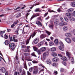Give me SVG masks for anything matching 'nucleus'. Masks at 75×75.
<instances>
[{
  "label": "nucleus",
  "mask_w": 75,
  "mask_h": 75,
  "mask_svg": "<svg viewBox=\"0 0 75 75\" xmlns=\"http://www.w3.org/2000/svg\"><path fill=\"white\" fill-rule=\"evenodd\" d=\"M63 25H67V23L66 22L63 23Z\"/></svg>",
  "instance_id": "obj_62"
},
{
  "label": "nucleus",
  "mask_w": 75,
  "mask_h": 75,
  "mask_svg": "<svg viewBox=\"0 0 75 75\" xmlns=\"http://www.w3.org/2000/svg\"><path fill=\"white\" fill-rule=\"evenodd\" d=\"M48 14V12H47V13H45V14L44 15V17H46L47 16V14Z\"/></svg>",
  "instance_id": "obj_55"
},
{
  "label": "nucleus",
  "mask_w": 75,
  "mask_h": 75,
  "mask_svg": "<svg viewBox=\"0 0 75 75\" xmlns=\"http://www.w3.org/2000/svg\"><path fill=\"white\" fill-rule=\"evenodd\" d=\"M65 40L67 42H68V43H69V44H70V43L71 42V40L68 38H65Z\"/></svg>",
  "instance_id": "obj_7"
},
{
  "label": "nucleus",
  "mask_w": 75,
  "mask_h": 75,
  "mask_svg": "<svg viewBox=\"0 0 75 75\" xmlns=\"http://www.w3.org/2000/svg\"><path fill=\"white\" fill-rule=\"evenodd\" d=\"M47 63L48 64H51V60L50 59H48L47 60Z\"/></svg>",
  "instance_id": "obj_25"
},
{
  "label": "nucleus",
  "mask_w": 75,
  "mask_h": 75,
  "mask_svg": "<svg viewBox=\"0 0 75 75\" xmlns=\"http://www.w3.org/2000/svg\"><path fill=\"white\" fill-rule=\"evenodd\" d=\"M40 16L39 14H36V15H34L32 16L31 18H30V19L31 20H32V19H33V18H34V17H37V16Z\"/></svg>",
  "instance_id": "obj_23"
},
{
  "label": "nucleus",
  "mask_w": 75,
  "mask_h": 75,
  "mask_svg": "<svg viewBox=\"0 0 75 75\" xmlns=\"http://www.w3.org/2000/svg\"><path fill=\"white\" fill-rule=\"evenodd\" d=\"M24 67L26 69H27V64L26 62H25V64H24Z\"/></svg>",
  "instance_id": "obj_36"
},
{
  "label": "nucleus",
  "mask_w": 75,
  "mask_h": 75,
  "mask_svg": "<svg viewBox=\"0 0 75 75\" xmlns=\"http://www.w3.org/2000/svg\"><path fill=\"white\" fill-rule=\"evenodd\" d=\"M60 21L61 22H63L64 21V19H63V18L62 17H61L60 18Z\"/></svg>",
  "instance_id": "obj_42"
},
{
  "label": "nucleus",
  "mask_w": 75,
  "mask_h": 75,
  "mask_svg": "<svg viewBox=\"0 0 75 75\" xmlns=\"http://www.w3.org/2000/svg\"><path fill=\"white\" fill-rule=\"evenodd\" d=\"M29 14H30V13H27L26 16V19H27V17H28V15H29Z\"/></svg>",
  "instance_id": "obj_59"
},
{
  "label": "nucleus",
  "mask_w": 75,
  "mask_h": 75,
  "mask_svg": "<svg viewBox=\"0 0 75 75\" xmlns=\"http://www.w3.org/2000/svg\"><path fill=\"white\" fill-rule=\"evenodd\" d=\"M73 15L75 17V11L73 12Z\"/></svg>",
  "instance_id": "obj_63"
},
{
  "label": "nucleus",
  "mask_w": 75,
  "mask_h": 75,
  "mask_svg": "<svg viewBox=\"0 0 75 75\" xmlns=\"http://www.w3.org/2000/svg\"><path fill=\"white\" fill-rule=\"evenodd\" d=\"M9 41L8 40H6L5 42V44L7 45H8L9 44Z\"/></svg>",
  "instance_id": "obj_27"
},
{
  "label": "nucleus",
  "mask_w": 75,
  "mask_h": 75,
  "mask_svg": "<svg viewBox=\"0 0 75 75\" xmlns=\"http://www.w3.org/2000/svg\"><path fill=\"white\" fill-rule=\"evenodd\" d=\"M30 46H27V50H28V51L29 52H30Z\"/></svg>",
  "instance_id": "obj_39"
},
{
  "label": "nucleus",
  "mask_w": 75,
  "mask_h": 75,
  "mask_svg": "<svg viewBox=\"0 0 75 75\" xmlns=\"http://www.w3.org/2000/svg\"><path fill=\"white\" fill-rule=\"evenodd\" d=\"M46 37V35L44 34H42L40 36V39H43Z\"/></svg>",
  "instance_id": "obj_9"
},
{
  "label": "nucleus",
  "mask_w": 75,
  "mask_h": 75,
  "mask_svg": "<svg viewBox=\"0 0 75 75\" xmlns=\"http://www.w3.org/2000/svg\"><path fill=\"white\" fill-rule=\"evenodd\" d=\"M31 54L33 56H34V57H37V56L35 55V53H32Z\"/></svg>",
  "instance_id": "obj_48"
},
{
  "label": "nucleus",
  "mask_w": 75,
  "mask_h": 75,
  "mask_svg": "<svg viewBox=\"0 0 75 75\" xmlns=\"http://www.w3.org/2000/svg\"><path fill=\"white\" fill-rule=\"evenodd\" d=\"M18 23V21H16L14 22V24H17Z\"/></svg>",
  "instance_id": "obj_51"
},
{
  "label": "nucleus",
  "mask_w": 75,
  "mask_h": 75,
  "mask_svg": "<svg viewBox=\"0 0 75 75\" xmlns=\"http://www.w3.org/2000/svg\"><path fill=\"white\" fill-rule=\"evenodd\" d=\"M40 9L39 8H36L35 10V12H37V11H39Z\"/></svg>",
  "instance_id": "obj_54"
},
{
  "label": "nucleus",
  "mask_w": 75,
  "mask_h": 75,
  "mask_svg": "<svg viewBox=\"0 0 75 75\" xmlns=\"http://www.w3.org/2000/svg\"><path fill=\"white\" fill-rule=\"evenodd\" d=\"M65 35L66 36V37H71V36H72L71 34L69 33H66Z\"/></svg>",
  "instance_id": "obj_19"
},
{
  "label": "nucleus",
  "mask_w": 75,
  "mask_h": 75,
  "mask_svg": "<svg viewBox=\"0 0 75 75\" xmlns=\"http://www.w3.org/2000/svg\"><path fill=\"white\" fill-rule=\"evenodd\" d=\"M50 54V52L48 51H46V52H44L42 55V59H45V58H46V57H48V55H49V54Z\"/></svg>",
  "instance_id": "obj_2"
},
{
  "label": "nucleus",
  "mask_w": 75,
  "mask_h": 75,
  "mask_svg": "<svg viewBox=\"0 0 75 75\" xmlns=\"http://www.w3.org/2000/svg\"><path fill=\"white\" fill-rule=\"evenodd\" d=\"M33 50L34 51H37V50H38V48L35 47H34Z\"/></svg>",
  "instance_id": "obj_35"
},
{
  "label": "nucleus",
  "mask_w": 75,
  "mask_h": 75,
  "mask_svg": "<svg viewBox=\"0 0 75 75\" xmlns=\"http://www.w3.org/2000/svg\"><path fill=\"white\" fill-rule=\"evenodd\" d=\"M8 36L6 34H5L4 36V38L5 39H7L8 38Z\"/></svg>",
  "instance_id": "obj_41"
},
{
  "label": "nucleus",
  "mask_w": 75,
  "mask_h": 75,
  "mask_svg": "<svg viewBox=\"0 0 75 75\" xmlns=\"http://www.w3.org/2000/svg\"><path fill=\"white\" fill-rule=\"evenodd\" d=\"M4 33H5V31H2L0 32V34L1 35V37H3V34H4Z\"/></svg>",
  "instance_id": "obj_26"
},
{
  "label": "nucleus",
  "mask_w": 75,
  "mask_h": 75,
  "mask_svg": "<svg viewBox=\"0 0 75 75\" xmlns=\"http://www.w3.org/2000/svg\"><path fill=\"white\" fill-rule=\"evenodd\" d=\"M60 26H64V25L63 24V23H60Z\"/></svg>",
  "instance_id": "obj_58"
},
{
  "label": "nucleus",
  "mask_w": 75,
  "mask_h": 75,
  "mask_svg": "<svg viewBox=\"0 0 75 75\" xmlns=\"http://www.w3.org/2000/svg\"><path fill=\"white\" fill-rule=\"evenodd\" d=\"M66 54L69 57V60H71V63H72V64H74L75 63V62L74 60V58H73L72 57H71V54H70L68 53V52H67Z\"/></svg>",
  "instance_id": "obj_1"
},
{
  "label": "nucleus",
  "mask_w": 75,
  "mask_h": 75,
  "mask_svg": "<svg viewBox=\"0 0 75 75\" xmlns=\"http://www.w3.org/2000/svg\"><path fill=\"white\" fill-rule=\"evenodd\" d=\"M33 71V67H31L29 69V71L30 72H32Z\"/></svg>",
  "instance_id": "obj_50"
},
{
  "label": "nucleus",
  "mask_w": 75,
  "mask_h": 75,
  "mask_svg": "<svg viewBox=\"0 0 75 75\" xmlns=\"http://www.w3.org/2000/svg\"><path fill=\"white\" fill-rule=\"evenodd\" d=\"M46 50V48L45 47H42L40 48V51L41 52H44Z\"/></svg>",
  "instance_id": "obj_14"
},
{
  "label": "nucleus",
  "mask_w": 75,
  "mask_h": 75,
  "mask_svg": "<svg viewBox=\"0 0 75 75\" xmlns=\"http://www.w3.org/2000/svg\"><path fill=\"white\" fill-rule=\"evenodd\" d=\"M59 60V59L57 57H54L52 59V61L53 62H58Z\"/></svg>",
  "instance_id": "obj_10"
},
{
  "label": "nucleus",
  "mask_w": 75,
  "mask_h": 75,
  "mask_svg": "<svg viewBox=\"0 0 75 75\" xmlns=\"http://www.w3.org/2000/svg\"><path fill=\"white\" fill-rule=\"evenodd\" d=\"M24 55L25 56H28L30 55V53H24Z\"/></svg>",
  "instance_id": "obj_34"
},
{
  "label": "nucleus",
  "mask_w": 75,
  "mask_h": 75,
  "mask_svg": "<svg viewBox=\"0 0 75 75\" xmlns=\"http://www.w3.org/2000/svg\"><path fill=\"white\" fill-rule=\"evenodd\" d=\"M50 51L52 52H54L56 51V48L55 47H53L50 50Z\"/></svg>",
  "instance_id": "obj_16"
},
{
  "label": "nucleus",
  "mask_w": 75,
  "mask_h": 75,
  "mask_svg": "<svg viewBox=\"0 0 75 75\" xmlns=\"http://www.w3.org/2000/svg\"><path fill=\"white\" fill-rule=\"evenodd\" d=\"M54 42L55 45H58V39H55L54 41Z\"/></svg>",
  "instance_id": "obj_22"
},
{
  "label": "nucleus",
  "mask_w": 75,
  "mask_h": 75,
  "mask_svg": "<svg viewBox=\"0 0 75 75\" xmlns=\"http://www.w3.org/2000/svg\"><path fill=\"white\" fill-rule=\"evenodd\" d=\"M52 65L54 67H56V66H57V63H54Z\"/></svg>",
  "instance_id": "obj_52"
},
{
  "label": "nucleus",
  "mask_w": 75,
  "mask_h": 75,
  "mask_svg": "<svg viewBox=\"0 0 75 75\" xmlns=\"http://www.w3.org/2000/svg\"><path fill=\"white\" fill-rule=\"evenodd\" d=\"M71 7H75V2L74 1L71 3L70 4Z\"/></svg>",
  "instance_id": "obj_18"
},
{
  "label": "nucleus",
  "mask_w": 75,
  "mask_h": 75,
  "mask_svg": "<svg viewBox=\"0 0 75 75\" xmlns=\"http://www.w3.org/2000/svg\"><path fill=\"white\" fill-rule=\"evenodd\" d=\"M21 75H25V71L23 70L21 74Z\"/></svg>",
  "instance_id": "obj_40"
},
{
  "label": "nucleus",
  "mask_w": 75,
  "mask_h": 75,
  "mask_svg": "<svg viewBox=\"0 0 75 75\" xmlns=\"http://www.w3.org/2000/svg\"><path fill=\"white\" fill-rule=\"evenodd\" d=\"M15 26V25H14V24H13L12 25H11V28H14V27Z\"/></svg>",
  "instance_id": "obj_56"
},
{
  "label": "nucleus",
  "mask_w": 75,
  "mask_h": 75,
  "mask_svg": "<svg viewBox=\"0 0 75 75\" xmlns=\"http://www.w3.org/2000/svg\"><path fill=\"white\" fill-rule=\"evenodd\" d=\"M71 15V14H70V13H67L65 14V16H67V17H69V16H70Z\"/></svg>",
  "instance_id": "obj_37"
},
{
  "label": "nucleus",
  "mask_w": 75,
  "mask_h": 75,
  "mask_svg": "<svg viewBox=\"0 0 75 75\" xmlns=\"http://www.w3.org/2000/svg\"><path fill=\"white\" fill-rule=\"evenodd\" d=\"M54 73L55 74V75H57L58 74V72L56 71H54Z\"/></svg>",
  "instance_id": "obj_53"
},
{
  "label": "nucleus",
  "mask_w": 75,
  "mask_h": 75,
  "mask_svg": "<svg viewBox=\"0 0 75 75\" xmlns=\"http://www.w3.org/2000/svg\"><path fill=\"white\" fill-rule=\"evenodd\" d=\"M44 43V41H42L40 43L38 44V47H40V46H41V45H42Z\"/></svg>",
  "instance_id": "obj_15"
},
{
  "label": "nucleus",
  "mask_w": 75,
  "mask_h": 75,
  "mask_svg": "<svg viewBox=\"0 0 75 75\" xmlns=\"http://www.w3.org/2000/svg\"><path fill=\"white\" fill-rule=\"evenodd\" d=\"M68 29V26H64L63 28V30L64 31H67Z\"/></svg>",
  "instance_id": "obj_21"
},
{
  "label": "nucleus",
  "mask_w": 75,
  "mask_h": 75,
  "mask_svg": "<svg viewBox=\"0 0 75 75\" xmlns=\"http://www.w3.org/2000/svg\"><path fill=\"white\" fill-rule=\"evenodd\" d=\"M64 20L66 21H67V22H68V19L66 17H65L64 18Z\"/></svg>",
  "instance_id": "obj_44"
},
{
  "label": "nucleus",
  "mask_w": 75,
  "mask_h": 75,
  "mask_svg": "<svg viewBox=\"0 0 75 75\" xmlns=\"http://www.w3.org/2000/svg\"><path fill=\"white\" fill-rule=\"evenodd\" d=\"M64 69L62 68H61L60 69V72H64Z\"/></svg>",
  "instance_id": "obj_46"
},
{
  "label": "nucleus",
  "mask_w": 75,
  "mask_h": 75,
  "mask_svg": "<svg viewBox=\"0 0 75 75\" xmlns=\"http://www.w3.org/2000/svg\"><path fill=\"white\" fill-rule=\"evenodd\" d=\"M74 10V8H70L68 9L67 11H68V12H72V11H73Z\"/></svg>",
  "instance_id": "obj_20"
},
{
  "label": "nucleus",
  "mask_w": 75,
  "mask_h": 75,
  "mask_svg": "<svg viewBox=\"0 0 75 75\" xmlns=\"http://www.w3.org/2000/svg\"><path fill=\"white\" fill-rule=\"evenodd\" d=\"M27 72H28V75H31V73L29 72V71H28Z\"/></svg>",
  "instance_id": "obj_64"
},
{
  "label": "nucleus",
  "mask_w": 75,
  "mask_h": 75,
  "mask_svg": "<svg viewBox=\"0 0 75 75\" xmlns=\"http://www.w3.org/2000/svg\"><path fill=\"white\" fill-rule=\"evenodd\" d=\"M25 60L27 61H32V59H29V58L28 57H25Z\"/></svg>",
  "instance_id": "obj_17"
},
{
  "label": "nucleus",
  "mask_w": 75,
  "mask_h": 75,
  "mask_svg": "<svg viewBox=\"0 0 75 75\" xmlns=\"http://www.w3.org/2000/svg\"><path fill=\"white\" fill-rule=\"evenodd\" d=\"M35 32L33 33L30 35L29 38V39H28L26 41V42L27 45V44H28L29 43V41L30 40V39H31V37L32 38H33L34 37V36H35Z\"/></svg>",
  "instance_id": "obj_3"
},
{
  "label": "nucleus",
  "mask_w": 75,
  "mask_h": 75,
  "mask_svg": "<svg viewBox=\"0 0 75 75\" xmlns=\"http://www.w3.org/2000/svg\"><path fill=\"white\" fill-rule=\"evenodd\" d=\"M53 25H50L49 26V27L50 28H51V29H52H52H53Z\"/></svg>",
  "instance_id": "obj_43"
},
{
  "label": "nucleus",
  "mask_w": 75,
  "mask_h": 75,
  "mask_svg": "<svg viewBox=\"0 0 75 75\" xmlns=\"http://www.w3.org/2000/svg\"><path fill=\"white\" fill-rule=\"evenodd\" d=\"M49 45L50 46H52V45H54V43L52 42H50L49 43Z\"/></svg>",
  "instance_id": "obj_31"
},
{
  "label": "nucleus",
  "mask_w": 75,
  "mask_h": 75,
  "mask_svg": "<svg viewBox=\"0 0 75 75\" xmlns=\"http://www.w3.org/2000/svg\"><path fill=\"white\" fill-rule=\"evenodd\" d=\"M72 33L74 35H75V29H74L72 31Z\"/></svg>",
  "instance_id": "obj_47"
},
{
  "label": "nucleus",
  "mask_w": 75,
  "mask_h": 75,
  "mask_svg": "<svg viewBox=\"0 0 75 75\" xmlns=\"http://www.w3.org/2000/svg\"><path fill=\"white\" fill-rule=\"evenodd\" d=\"M38 55H40V54H41V50H38Z\"/></svg>",
  "instance_id": "obj_45"
},
{
  "label": "nucleus",
  "mask_w": 75,
  "mask_h": 75,
  "mask_svg": "<svg viewBox=\"0 0 75 75\" xmlns=\"http://www.w3.org/2000/svg\"><path fill=\"white\" fill-rule=\"evenodd\" d=\"M0 71H2V72L4 73V72L6 71V70L5 68L1 67H0Z\"/></svg>",
  "instance_id": "obj_8"
},
{
  "label": "nucleus",
  "mask_w": 75,
  "mask_h": 75,
  "mask_svg": "<svg viewBox=\"0 0 75 75\" xmlns=\"http://www.w3.org/2000/svg\"><path fill=\"white\" fill-rule=\"evenodd\" d=\"M39 41V39L37 38L34 40V42L35 44H37L38 42Z\"/></svg>",
  "instance_id": "obj_12"
},
{
  "label": "nucleus",
  "mask_w": 75,
  "mask_h": 75,
  "mask_svg": "<svg viewBox=\"0 0 75 75\" xmlns=\"http://www.w3.org/2000/svg\"><path fill=\"white\" fill-rule=\"evenodd\" d=\"M72 40L74 42H75V37H74L72 38Z\"/></svg>",
  "instance_id": "obj_60"
},
{
  "label": "nucleus",
  "mask_w": 75,
  "mask_h": 75,
  "mask_svg": "<svg viewBox=\"0 0 75 75\" xmlns=\"http://www.w3.org/2000/svg\"><path fill=\"white\" fill-rule=\"evenodd\" d=\"M60 46H59V48L61 51H64V44L61 42H59Z\"/></svg>",
  "instance_id": "obj_4"
},
{
  "label": "nucleus",
  "mask_w": 75,
  "mask_h": 75,
  "mask_svg": "<svg viewBox=\"0 0 75 75\" xmlns=\"http://www.w3.org/2000/svg\"><path fill=\"white\" fill-rule=\"evenodd\" d=\"M10 41H13V38L11 37L10 38Z\"/></svg>",
  "instance_id": "obj_61"
},
{
  "label": "nucleus",
  "mask_w": 75,
  "mask_h": 75,
  "mask_svg": "<svg viewBox=\"0 0 75 75\" xmlns=\"http://www.w3.org/2000/svg\"><path fill=\"white\" fill-rule=\"evenodd\" d=\"M59 24V21H58V20L56 19L55 21H54V25H58Z\"/></svg>",
  "instance_id": "obj_13"
},
{
  "label": "nucleus",
  "mask_w": 75,
  "mask_h": 75,
  "mask_svg": "<svg viewBox=\"0 0 75 75\" xmlns=\"http://www.w3.org/2000/svg\"><path fill=\"white\" fill-rule=\"evenodd\" d=\"M20 30V28H18L17 30L16 31V34L17 35H18V31Z\"/></svg>",
  "instance_id": "obj_38"
},
{
  "label": "nucleus",
  "mask_w": 75,
  "mask_h": 75,
  "mask_svg": "<svg viewBox=\"0 0 75 75\" xmlns=\"http://www.w3.org/2000/svg\"><path fill=\"white\" fill-rule=\"evenodd\" d=\"M45 31L48 35H50V34H51V33L49 32L48 31H47V30H45Z\"/></svg>",
  "instance_id": "obj_32"
},
{
  "label": "nucleus",
  "mask_w": 75,
  "mask_h": 75,
  "mask_svg": "<svg viewBox=\"0 0 75 75\" xmlns=\"http://www.w3.org/2000/svg\"><path fill=\"white\" fill-rule=\"evenodd\" d=\"M39 65L40 66H40H41L42 67H43V68H45V67L44 66L42 65V64H39Z\"/></svg>",
  "instance_id": "obj_57"
},
{
  "label": "nucleus",
  "mask_w": 75,
  "mask_h": 75,
  "mask_svg": "<svg viewBox=\"0 0 75 75\" xmlns=\"http://www.w3.org/2000/svg\"><path fill=\"white\" fill-rule=\"evenodd\" d=\"M69 20L71 21H75V18H73L69 17Z\"/></svg>",
  "instance_id": "obj_28"
},
{
  "label": "nucleus",
  "mask_w": 75,
  "mask_h": 75,
  "mask_svg": "<svg viewBox=\"0 0 75 75\" xmlns=\"http://www.w3.org/2000/svg\"><path fill=\"white\" fill-rule=\"evenodd\" d=\"M13 41H14V42H17V41L18 40L16 39H15V36H13Z\"/></svg>",
  "instance_id": "obj_29"
},
{
  "label": "nucleus",
  "mask_w": 75,
  "mask_h": 75,
  "mask_svg": "<svg viewBox=\"0 0 75 75\" xmlns=\"http://www.w3.org/2000/svg\"><path fill=\"white\" fill-rule=\"evenodd\" d=\"M38 72V67L37 66L35 67V68L33 70V74L34 75H37Z\"/></svg>",
  "instance_id": "obj_5"
},
{
  "label": "nucleus",
  "mask_w": 75,
  "mask_h": 75,
  "mask_svg": "<svg viewBox=\"0 0 75 75\" xmlns=\"http://www.w3.org/2000/svg\"><path fill=\"white\" fill-rule=\"evenodd\" d=\"M10 47H11V48L12 50H14L15 49V44L14 43H12L11 45H9Z\"/></svg>",
  "instance_id": "obj_6"
},
{
  "label": "nucleus",
  "mask_w": 75,
  "mask_h": 75,
  "mask_svg": "<svg viewBox=\"0 0 75 75\" xmlns=\"http://www.w3.org/2000/svg\"><path fill=\"white\" fill-rule=\"evenodd\" d=\"M32 62L33 63V64H37V62L36 61L34 60L32 61Z\"/></svg>",
  "instance_id": "obj_49"
},
{
  "label": "nucleus",
  "mask_w": 75,
  "mask_h": 75,
  "mask_svg": "<svg viewBox=\"0 0 75 75\" xmlns=\"http://www.w3.org/2000/svg\"><path fill=\"white\" fill-rule=\"evenodd\" d=\"M22 70H23V69L22 68V67L21 66V65H20L19 71L21 73Z\"/></svg>",
  "instance_id": "obj_30"
},
{
  "label": "nucleus",
  "mask_w": 75,
  "mask_h": 75,
  "mask_svg": "<svg viewBox=\"0 0 75 75\" xmlns=\"http://www.w3.org/2000/svg\"><path fill=\"white\" fill-rule=\"evenodd\" d=\"M52 56H53V57H56L57 56V53L55 52H52Z\"/></svg>",
  "instance_id": "obj_33"
},
{
  "label": "nucleus",
  "mask_w": 75,
  "mask_h": 75,
  "mask_svg": "<svg viewBox=\"0 0 75 75\" xmlns=\"http://www.w3.org/2000/svg\"><path fill=\"white\" fill-rule=\"evenodd\" d=\"M36 24L38 25L39 26L40 25L41 27H42V23L41 22H40V21H37L36 22Z\"/></svg>",
  "instance_id": "obj_11"
},
{
  "label": "nucleus",
  "mask_w": 75,
  "mask_h": 75,
  "mask_svg": "<svg viewBox=\"0 0 75 75\" xmlns=\"http://www.w3.org/2000/svg\"><path fill=\"white\" fill-rule=\"evenodd\" d=\"M64 61H67V59L65 57H63L61 58Z\"/></svg>",
  "instance_id": "obj_24"
}]
</instances>
